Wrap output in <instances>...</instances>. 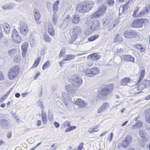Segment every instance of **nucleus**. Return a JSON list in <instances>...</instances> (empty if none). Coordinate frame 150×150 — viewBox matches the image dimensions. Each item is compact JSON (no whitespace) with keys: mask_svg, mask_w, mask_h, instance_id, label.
<instances>
[{"mask_svg":"<svg viewBox=\"0 0 150 150\" xmlns=\"http://www.w3.org/2000/svg\"><path fill=\"white\" fill-rule=\"evenodd\" d=\"M93 6V4L91 3L83 2L77 5L76 9L80 13H85L91 10Z\"/></svg>","mask_w":150,"mask_h":150,"instance_id":"obj_1","label":"nucleus"},{"mask_svg":"<svg viewBox=\"0 0 150 150\" xmlns=\"http://www.w3.org/2000/svg\"><path fill=\"white\" fill-rule=\"evenodd\" d=\"M99 25L98 20H94L92 23L88 25L87 30L84 33L85 35H88L94 31L98 30L99 28Z\"/></svg>","mask_w":150,"mask_h":150,"instance_id":"obj_2","label":"nucleus"},{"mask_svg":"<svg viewBox=\"0 0 150 150\" xmlns=\"http://www.w3.org/2000/svg\"><path fill=\"white\" fill-rule=\"evenodd\" d=\"M114 88V86L111 84L108 85L103 87L101 90L99 92V95L101 96H106L108 95L111 92Z\"/></svg>","mask_w":150,"mask_h":150,"instance_id":"obj_3","label":"nucleus"},{"mask_svg":"<svg viewBox=\"0 0 150 150\" xmlns=\"http://www.w3.org/2000/svg\"><path fill=\"white\" fill-rule=\"evenodd\" d=\"M106 9L107 6L105 5L101 6L96 11L91 15V18L93 19L99 18L105 13Z\"/></svg>","mask_w":150,"mask_h":150,"instance_id":"obj_4","label":"nucleus"},{"mask_svg":"<svg viewBox=\"0 0 150 150\" xmlns=\"http://www.w3.org/2000/svg\"><path fill=\"white\" fill-rule=\"evenodd\" d=\"M19 72V67L16 65L10 69L8 73V77L9 79L13 80L18 75Z\"/></svg>","mask_w":150,"mask_h":150,"instance_id":"obj_5","label":"nucleus"},{"mask_svg":"<svg viewBox=\"0 0 150 150\" xmlns=\"http://www.w3.org/2000/svg\"><path fill=\"white\" fill-rule=\"evenodd\" d=\"M81 31V28L79 26H75L72 30V34L70 39L71 43L75 41Z\"/></svg>","mask_w":150,"mask_h":150,"instance_id":"obj_6","label":"nucleus"},{"mask_svg":"<svg viewBox=\"0 0 150 150\" xmlns=\"http://www.w3.org/2000/svg\"><path fill=\"white\" fill-rule=\"evenodd\" d=\"M20 32L23 35H25L28 31V28L27 24L24 21H21L19 23Z\"/></svg>","mask_w":150,"mask_h":150,"instance_id":"obj_7","label":"nucleus"},{"mask_svg":"<svg viewBox=\"0 0 150 150\" xmlns=\"http://www.w3.org/2000/svg\"><path fill=\"white\" fill-rule=\"evenodd\" d=\"M13 41L16 43H19L21 41V37L19 35L18 33L15 29H14L12 32L11 35Z\"/></svg>","mask_w":150,"mask_h":150,"instance_id":"obj_8","label":"nucleus"},{"mask_svg":"<svg viewBox=\"0 0 150 150\" xmlns=\"http://www.w3.org/2000/svg\"><path fill=\"white\" fill-rule=\"evenodd\" d=\"M146 20L145 18L135 19L132 22V26L134 28L141 27L142 26L143 23Z\"/></svg>","mask_w":150,"mask_h":150,"instance_id":"obj_9","label":"nucleus"},{"mask_svg":"<svg viewBox=\"0 0 150 150\" xmlns=\"http://www.w3.org/2000/svg\"><path fill=\"white\" fill-rule=\"evenodd\" d=\"M123 36L127 38H132L136 37L137 34L136 32L133 30L126 31L123 33Z\"/></svg>","mask_w":150,"mask_h":150,"instance_id":"obj_10","label":"nucleus"},{"mask_svg":"<svg viewBox=\"0 0 150 150\" xmlns=\"http://www.w3.org/2000/svg\"><path fill=\"white\" fill-rule=\"evenodd\" d=\"M82 82V80L77 76H74L72 78L71 83L74 86L79 87Z\"/></svg>","mask_w":150,"mask_h":150,"instance_id":"obj_11","label":"nucleus"},{"mask_svg":"<svg viewBox=\"0 0 150 150\" xmlns=\"http://www.w3.org/2000/svg\"><path fill=\"white\" fill-rule=\"evenodd\" d=\"M132 139V137L130 135H127L122 140V145L124 148H127L130 144Z\"/></svg>","mask_w":150,"mask_h":150,"instance_id":"obj_12","label":"nucleus"},{"mask_svg":"<svg viewBox=\"0 0 150 150\" xmlns=\"http://www.w3.org/2000/svg\"><path fill=\"white\" fill-rule=\"evenodd\" d=\"M139 134L140 136L142 138V140L139 139L138 140V142L140 145L143 146L144 144V142H145L146 141V139L145 137L144 131L141 129L139 130Z\"/></svg>","mask_w":150,"mask_h":150,"instance_id":"obj_13","label":"nucleus"},{"mask_svg":"<svg viewBox=\"0 0 150 150\" xmlns=\"http://www.w3.org/2000/svg\"><path fill=\"white\" fill-rule=\"evenodd\" d=\"M121 59L122 61H124L127 62H134V58L130 55H123L121 56Z\"/></svg>","mask_w":150,"mask_h":150,"instance_id":"obj_14","label":"nucleus"},{"mask_svg":"<svg viewBox=\"0 0 150 150\" xmlns=\"http://www.w3.org/2000/svg\"><path fill=\"white\" fill-rule=\"evenodd\" d=\"M150 11V7L149 6H148L147 7H144L141 10L139 14L137 15V16H143L147 13L148 11Z\"/></svg>","mask_w":150,"mask_h":150,"instance_id":"obj_15","label":"nucleus"},{"mask_svg":"<svg viewBox=\"0 0 150 150\" xmlns=\"http://www.w3.org/2000/svg\"><path fill=\"white\" fill-rule=\"evenodd\" d=\"M109 107V105L108 103L106 102L104 103L98 109V112L100 113L105 111Z\"/></svg>","mask_w":150,"mask_h":150,"instance_id":"obj_16","label":"nucleus"},{"mask_svg":"<svg viewBox=\"0 0 150 150\" xmlns=\"http://www.w3.org/2000/svg\"><path fill=\"white\" fill-rule=\"evenodd\" d=\"M62 95L64 103L65 105L67 106L68 105L67 103L70 102L71 98L68 94L65 92H63L62 93Z\"/></svg>","mask_w":150,"mask_h":150,"instance_id":"obj_17","label":"nucleus"},{"mask_svg":"<svg viewBox=\"0 0 150 150\" xmlns=\"http://www.w3.org/2000/svg\"><path fill=\"white\" fill-rule=\"evenodd\" d=\"M28 47V44L26 42L24 43L21 46L22 55L23 57L25 56Z\"/></svg>","mask_w":150,"mask_h":150,"instance_id":"obj_18","label":"nucleus"},{"mask_svg":"<svg viewBox=\"0 0 150 150\" xmlns=\"http://www.w3.org/2000/svg\"><path fill=\"white\" fill-rule=\"evenodd\" d=\"M76 105H79L81 108H84L85 107L87 104L86 102L82 100L81 99H78L75 102Z\"/></svg>","mask_w":150,"mask_h":150,"instance_id":"obj_19","label":"nucleus"},{"mask_svg":"<svg viewBox=\"0 0 150 150\" xmlns=\"http://www.w3.org/2000/svg\"><path fill=\"white\" fill-rule=\"evenodd\" d=\"M117 23V22L116 21H115L112 19L110 20H109V22L108 24V30L109 31H110L113 29Z\"/></svg>","mask_w":150,"mask_h":150,"instance_id":"obj_20","label":"nucleus"},{"mask_svg":"<svg viewBox=\"0 0 150 150\" xmlns=\"http://www.w3.org/2000/svg\"><path fill=\"white\" fill-rule=\"evenodd\" d=\"M0 125L4 129L8 128L10 125V123L8 120H2L0 122Z\"/></svg>","mask_w":150,"mask_h":150,"instance_id":"obj_21","label":"nucleus"},{"mask_svg":"<svg viewBox=\"0 0 150 150\" xmlns=\"http://www.w3.org/2000/svg\"><path fill=\"white\" fill-rule=\"evenodd\" d=\"M72 22L74 24H77L80 21V19L79 15H74L71 18Z\"/></svg>","mask_w":150,"mask_h":150,"instance_id":"obj_22","label":"nucleus"},{"mask_svg":"<svg viewBox=\"0 0 150 150\" xmlns=\"http://www.w3.org/2000/svg\"><path fill=\"white\" fill-rule=\"evenodd\" d=\"M145 120L148 123H150V109L145 111Z\"/></svg>","mask_w":150,"mask_h":150,"instance_id":"obj_23","label":"nucleus"},{"mask_svg":"<svg viewBox=\"0 0 150 150\" xmlns=\"http://www.w3.org/2000/svg\"><path fill=\"white\" fill-rule=\"evenodd\" d=\"M150 85V81L147 80H143L142 81V82L140 84V86H142V87L143 88H145Z\"/></svg>","mask_w":150,"mask_h":150,"instance_id":"obj_24","label":"nucleus"},{"mask_svg":"<svg viewBox=\"0 0 150 150\" xmlns=\"http://www.w3.org/2000/svg\"><path fill=\"white\" fill-rule=\"evenodd\" d=\"M48 32L51 36H53L54 34V31L52 24L50 23L48 24Z\"/></svg>","mask_w":150,"mask_h":150,"instance_id":"obj_25","label":"nucleus"},{"mask_svg":"<svg viewBox=\"0 0 150 150\" xmlns=\"http://www.w3.org/2000/svg\"><path fill=\"white\" fill-rule=\"evenodd\" d=\"M33 13L36 21H37L40 18L41 15L40 12L38 10L34 9L33 11Z\"/></svg>","mask_w":150,"mask_h":150,"instance_id":"obj_26","label":"nucleus"},{"mask_svg":"<svg viewBox=\"0 0 150 150\" xmlns=\"http://www.w3.org/2000/svg\"><path fill=\"white\" fill-rule=\"evenodd\" d=\"M4 31L6 34L9 33L10 29L9 25L7 23H4L3 24Z\"/></svg>","mask_w":150,"mask_h":150,"instance_id":"obj_27","label":"nucleus"},{"mask_svg":"<svg viewBox=\"0 0 150 150\" xmlns=\"http://www.w3.org/2000/svg\"><path fill=\"white\" fill-rule=\"evenodd\" d=\"M59 4V1H55L53 5V11L54 13H55L58 11V6Z\"/></svg>","mask_w":150,"mask_h":150,"instance_id":"obj_28","label":"nucleus"},{"mask_svg":"<svg viewBox=\"0 0 150 150\" xmlns=\"http://www.w3.org/2000/svg\"><path fill=\"white\" fill-rule=\"evenodd\" d=\"M92 70L91 68L90 69H86L84 71L85 75L86 76L89 77L93 76Z\"/></svg>","mask_w":150,"mask_h":150,"instance_id":"obj_29","label":"nucleus"},{"mask_svg":"<svg viewBox=\"0 0 150 150\" xmlns=\"http://www.w3.org/2000/svg\"><path fill=\"white\" fill-rule=\"evenodd\" d=\"M75 57V56L72 54H68L65 56V58L64 60L66 61H69L74 59Z\"/></svg>","mask_w":150,"mask_h":150,"instance_id":"obj_30","label":"nucleus"},{"mask_svg":"<svg viewBox=\"0 0 150 150\" xmlns=\"http://www.w3.org/2000/svg\"><path fill=\"white\" fill-rule=\"evenodd\" d=\"M58 21V16L55 14H53L52 17V22L53 25L57 24Z\"/></svg>","mask_w":150,"mask_h":150,"instance_id":"obj_31","label":"nucleus"},{"mask_svg":"<svg viewBox=\"0 0 150 150\" xmlns=\"http://www.w3.org/2000/svg\"><path fill=\"white\" fill-rule=\"evenodd\" d=\"M130 81L129 78H125L121 80V84L123 86L125 85Z\"/></svg>","mask_w":150,"mask_h":150,"instance_id":"obj_32","label":"nucleus"},{"mask_svg":"<svg viewBox=\"0 0 150 150\" xmlns=\"http://www.w3.org/2000/svg\"><path fill=\"white\" fill-rule=\"evenodd\" d=\"M122 41V38L120 37V35L117 34L114 38V42H121Z\"/></svg>","mask_w":150,"mask_h":150,"instance_id":"obj_33","label":"nucleus"},{"mask_svg":"<svg viewBox=\"0 0 150 150\" xmlns=\"http://www.w3.org/2000/svg\"><path fill=\"white\" fill-rule=\"evenodd\" d=\"M43 39L47 42L49 43L51 40L50 36L46 34H44L43 35Z\"/></svg>","mask_w":150,"mask_h":150,"instance_id":"obj_34","label":"nucleus"},{"mask_svg":"<svg viewBox=\"0 0 150 150\" xmlns=\"http://www.w3.org/2000/svg\"><path fill=\"white\" fill-rule=\"evenodd\" d=\"M70 16L69 15H67L63 20V22L69 25L70 20Z\"/></svg>","mask_w":150,"mask_h":150,"instance_id":"obj_35","label":"nucleus"},{"mask_svg":"<svg viewBox=\"0 0 150 150\" xmlns=\"http://www.w3.org/2000/svg\"><path fill=\"white\" fill-rule=\"evenodd\" d=\"M91 69L93 76L96 75L99 72V69L97 68L93 67Z\"/></svg>","mask_w":150,"mask_h":150,"instance_id":"obj_36","label":"nucleus"},{"mask_svg":"<svg viewBox=\"0 0 150 150\" xmlns=\"http://www.w3.org/2000/svg\"><path fill=\"white\" fill-rule=\"evenodd\" d=\"M145 73V71L143 69H142L141 72V74L139 79L138 83L140 82L141 80L143 79V78L144 77Z\"/></svg>","mask_w":150,"mask_h":150,"instance_id":"obj_37","label":"nucleus"},{"mask_svg":"<svg viewBox=\"0 0 150 150\" xmlns=\"http://www.w3.org/2000/svg\"><path fill=\"white\" fill-rule=\"evenodd\" d=\"M98 126H95L93 128H91L88 129V132L90 133H92L94 132H96L98 131Z\"/></svg>","mask_w":150,"mask_h":150,"instance_id":"obj_38","label":"nucleus"},{"mask_svg":"<svg viewBox=\"0 0 150 150\" xmlns=\"http://www.w3.org/2000/svg\"><path fill=\"white\" fill-rule=\"evenodd\" d=\"M142 125V122L139 120L138 121L137 123L134 125L133 126L132 129H134L135 127H140Z\"/></svg>","mask_w":150,"mask_h":150,"instance_id":"obj_39","label":"nucleus"},{"mask_svg":"<svg viewBox=\"0 0 150 150\" xmlns=\"http://www.w3.org/2000/svg\"><path fill=\"white\" fill-rule=\"evenodd\" d=\"M30 42L31 47L33 46L35 43V39L32 36H30Z\"/></svg>","mask_w":150,"mask_h":150,"instance_id":"obj_40","label":"nucleus"},{"mask_svg":"<svg viewBox=\"0 0 150 150\" xmlns=\"http://www.w3.org/2000/svg\"><path fill=\"white\" fill-rule=\"evenodd\" d=\"M98 35H96L94 36H92L89 38L88 39V40L90 41H93L98 38Z\"/></svg>","mask_w":150,"mask_h":150,"instance_id":"obj_41","label":"nucleus"},{"mask_svg":"<svg viewBox=\"0 0 150 150\" xmlns=\"http://www.w3.org/2000/svg\"><path fill=\"white\" fill-rule=\"evenodd\" d=\"M50 62L47 61L43 65L42 69L43 70H44L46 68L49 67L50 65Z\"/></svg>","mask_w":150,"mask_h":150,"instance_id":"obj_42","label":"nucleus"},{"mask_svg":"<svg viewBox=\"0 0 150 150\" xmlns=\"http://www.w3.org/2000/svg\"><path fill=\"white\" fill-rule=\"evenodd\" d=\"M16 50L15 49H12L9 51L8 53L10 56H11L14 55L16 53Z\"/></svg>","mask_w":150,"mask_h":150,"instance_id":"obj_43","label":"nucleus"},{"mask_svg":"<svg viewBox=\"0 0 150 150\" xmlns=\"http://www.w3.org/2000/svg\"><path fill=\"white\" fill-rule=\"evenodd\" d=\"M65 88L67 92H70L73 91L70 85H67L65 86Z\"/></svg>","mask_w":150,"mask_h":150,"instance_id":"obj_44","label":"nucleus"},{"mask_svg":"<svg viewBox=\"0 0 150 150\" xmlns=\"http://www.w3.org/2000/svg\"><path fill=\"white\" fill-rule=\"evenodd\" d=\"M106 4L109 6H111L114 3L113 0H106Z\"/></svg>","mask_w":150,"mask_h":150,"instance_id":"obj_45","label":"nucleus"},{"mask_svg":"<svg viewBox=\"0 0 150 150\" xmlns=\"http://www.w3.org/2000/svg\"><path fill=\"white\" fill-rule=\"evenodd\" d=\"M68 25L67 24L63 22L61 25L60 28L62 30H63L64 29L66 28Z\"/></svg>","mask_w":150,"mask_h":150,"instance_id":"obj_46","label":"nucleus"},{"mask_svg":"<svg viewBox=\"0 0 150 150\" xmlns=\"http://www.w3.org/2000/svg\"><path fill=\"white\" fill-rule=\"evenodd\" d=\"M110 20L108 19H103L102 20L103 25L104 26L108 25Z\"/></svg>","mask_w":150,"mask_h":150,"instance_id":"obj_47","label":"nucleus"},{"mask_svg":"<svg viewBox=\"0 0 150 150\" xmlns=\"http://www.w3.org/2000/svg\"><path fill=\"white\" fill-rule=\"evenodd\" d=\"M65 53V50L64 49H62L61 50L60 53L59 55V58H61L62 56L64 55Z\"/></svg>","mask_w":150,"mask_h":150,"instance_id":"obj_48","label":"nucleus"},{"mask_svg":"<svg viewBox=\"0 0 150 150\" xmlns=\"http://www.w3.org/2000/svg\"><path fill=\"white\" fill-rule=\"evenodd\" d=\"M93 54H95V55H94V56H93V60H97L98 59H100L101 57V56L100 55H98L96 53H93Z\"/></svg>","mask_w":150,"mask_h":150,"instance_id":"obj_49","label":"nucleus"},{"mask_svg":"<svg viewBox=\"0 0 150 150\" xmlns=\"http://www.w3.org/2000/svg\"><path fill=\"white\" fill-rule=\"evenodd\" d=\"M93 64V60H91L88 61L86 65L88 67H91Z\"/></svg>","mask_w":150,"mask_h":150,"instance_id":"obj_50","label":"nucleus"},{"mask_svg":"<svg viewBox=\"0 0 150 150\" xmlns=\"http://www.w3.org/2000/svg\"><path fill=\"white\" fill-rule=\"evenodd\" d=\"M47 117L46 113L44 112L43 110H42L41 118H44Z\"/></svg>","mask_w":150,"mask_h":150,"instance_id":"obj_51","label":"nucleus"},{"mask_svg":"<svg viewBox=\"0 0 150 150\" xmlns=\"http://www.w3.org/2000/svg\"><path fill=\"white\" fill-rule=\"evenodd\" d=\"M95 55V54H93V53L91 54H90L87 56V59H92L91 60H93V56H94V55Z\"/></svg>","mask_w":150,"mask_h":150,"instance_id":"obj_52","label":"nucleus"},{"mask_svg":"<svg viewBox=\"0 0 150 150\" xmlns=\"http://www.w3.org/2000/svg\"><path fill=\"white\" fill-rule=\"evenodd\" d=\"M65 61H66L65 60H64V59H63L62 61L59 62V66L60 67H62V66L63 65V64L66 63L65 62Z\"/></svg>","mask_w":150,"mask_h":150,"instance_id":"obj_53","label":"nucleus"},{"mask_svg":"<svg viewBox=\"0 0 150 150\" xmlns=\"http://www.w3.org/2000/svg\"><path fill=\"white\" fill-rule=\"evenodd\" d=\"M83 143H81L78 146V149H79V150H81L83 148Z\"/></svg>","mask_w":150,"mask_h":150,"instance_id":"obj_54","label":"nucleus"},{"mask_svg":"<svg viewBox=\"0 0 150 150\" xmlns=\"http://www.w3.org/2000/svg\"><path fill=\"white\" fill-rule=\"evenodd\" d=\"M42 121L43 123L44 124H45L47 123V118H42Z\"/></svg>","mask_w":150,"mask_h":150,"instance_id":"obj_55","label":"nucleus"},{"mask_svg":"<svg viewBox=\"0 0 150 150\" xmlns=\"http://www.w3.org/2000/svg\"><path fill=\"white\" fill-rule=\"evenodd\" d=\"M120 103H118V102L117 101H116L114 103V105L113 106V108H115L116 107H117L119 105H120Z\"/></svg>","mask_w":150,"mask_h":150,"instance_id":"obj_56","label":"nucleus"},{"mask_svg":"<svg viewBox=\"0 0 150 150\" xmlns=\"http://www.w3.org/2000/svg\"><path fill=\"white\" fill-rule=\"evenodd\" d=\"M4 79V75L1 72V71H0V81L3 80Z\"/></svg>","mask_w":150,"mask_h":150,"instance_id":"obj_57","label":"nucleus"},{"mask_svg":"<svg viewBox=\"0 0 150 150\" xmlns=\"http://www.w3.org/2000/svg\"><path fill=\"white\" fill-rule=\"evenodd\" d=\"M113 133L112 132L110 133V135L108 136V137L109 139H108V140H109L110 141H111L112 140L113 137Z\"/></svg>","mask_w":150,"mask_h":150,"instance_id":"obj_58","label":"nucleus"},{"mask_svg":"<svg viewBox=\"0 0 150 150\" xmlns=\"http://www.w3.org/2000/svg\"><path fill=\"white\" fill-rule=\"evenodd\" d=\"M54 125L57 128L59 127L60 125L59 124L56 122H55L54 123Z\"/></svg>","mask_w":150,"mask_h":150,"instance_id":"obj_59","label":"nucleus"},{"mask_svg":"<svg viewBox=\"0 0 150 150\" xmlns=\"http://www.w3.org/2000/svg\"><path fill=\"white\" fill-rule=\"evenodd\" d=\"M64 124L65 126L69 127L70 125V123L69 122H64Z\"/></svg>","mask_w":150,"mask_h":150,"instance_id":"obj_60","label":"nucleus"},{"mask_svg":"<svg viewBox=\"0 0 150 150\" xmlns=\"http://www.w3.org/2000/svg\"><path fill=\"white\" fill-rule=\"evenodd\" d=\"M134 46L137 49L139 50V49L141 48V45L139 44H136V45H134Z\"/></svg>","mask_w":150,"mask_h":150,"instance_id":"obj_61","label":"nucleus"},{"mask_svg":"<svg viewBox=\"0 0 150 150\" xmlns=\"http://www.w3.org/2000/svg\"><path fill=\"white\" fill-rule=\"evenodd\" d=\"M12 132H8L7 134V137L8 138H10L11 136Z\"/></svg>","mask_w":150,"mask_h":150,"instance_id":"obj_62","label":"nucleus"},{"mask_svg":"<svg viewBox=\"0 0 150 150\" xmlns=\"http://www.w3.org/2000/svg\"><path fill=\"white\" fill-rule=\"evenodd\" d=\"M40 59H41V57H38L37 58V59L36 60V61H35V63H38V64H39V62H40Z\"/></svg>","mask_w":150,"mask_h":150,"instance_id":"obj_63","label":"nucleus"},{"mask_svg":"<svg viewBox=\"0 0 150 150\" xmlns=\"http://www.w3.org/2000/svg\"><path fill=\"white\" fill-rule=\"evenodd\" d=\"M54 144H53L51 146V149H50V150H55L56 147L55 146H54Z\"/></svg>","mask_w":150,"mask_h":150,"instance_id":"obj_64","label":"nucleus"}]
</instances>
